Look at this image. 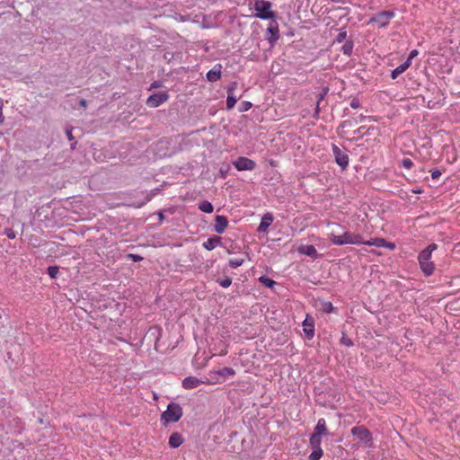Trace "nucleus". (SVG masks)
Here are the masks:
<instances>
[{"instance_id":"32","label":"nucleus","mask_w":460,"mask_h":460,"mask_svg":"<svg viewBox=\"0 0 460 460\" xmlns=\"http://www.w3.org/2000/svg\"><path fill=\"white\" fill-rule=\"evenodd\" d=\"M329 92V88L328 87H323L321 91V93H319L317 94V102L318 104H321V102L324 100L325 96L327 95Z\"/></svg>"},{"instance_id":"41","label":"nucleus","mask_w":460,"mask_h":460,"mask_svg":"<svg viewBox=\"0 0 460 460\" xmlns=\"http://www.w3.org/2000/svg\"><path fill=\"white\" fill-rule=\"evenodd\" d=\"M350 107L352 109H358L360 107V102L358 98H353L351 101H350Z\"/></svg>"},{"instance_id":"48","label":"nucleus","mask_w":460,"mask_h":460,"mask_svg":"<svg viewBox=\"0 0 460 460\" xmlns=\"http://www.w3.org/2000/svg\"><path fill=\"white\" fill-rule=\"evenodd\" d=\"M385 247L394 248V243H386V242H385Z\"/></svg>"},{"instance_id":"39","label":"nucleus","mask_w":460,"mask_h":460,"mask_svg":"<svg viewBox=\"0 0 460 460\" xmlns=\"http://www.w3.org/2000/svg\"><path fill=\"white\" fill-rule=\"evenodd\" d=\"M4 234L9 239L12 240L16 237L15 232L12 228L5 229Z\"/></svg>"},{"instance_id":"15","label":"nucleus","mask_w":460,"mask_h":460,"mask_svg":"<svg viewBox=\"0 0 460 460\" xmlns=\"http://www.w3.org/2000/svg\"><path fill=\"white\" fill-rule=\"evenodd\" d=\"M273 222V216L270 214V213H266L264 214V216L261 217V223L258 226V232L260 233H264L267 231V229L269 228V226L272 224Z\"/></svg>"},{"instance_id":"45","label":"nucleus","mask_w":460,"mask_h":460,"mask_svg":"<svg viewBox=\"0 0 460 460\" xmlns=\"http://www.w3.org/2000/svg\"><path fill=\"white\" fill-rule=\"evenodd\" d=\"M319 112H320V104H318V102H316V107L314 110V117L317 119L319 117Z\"/></svg>"},{"instance_id":"26","label":"nucleus","mask_w":460,"mask_h":460,"mask_svg":"<svg viewBox=\"0 0 460 460\" xmlns=\"http://www.w3.org/2000/svg\"><path fill=\"white\" fill-rule=\"evenodd\" d=\"M323 449L322 448H314L312 453L309 455L310 460H319L323 456Z\"/></svg>"},{"instance_id":"20","label":"nucleus","mask_w":460,"mask_h":460,"mask_svg":"<svg viewBox=\"0 0 460 460\" xmlns=\"http://www.w3.org/2000/svg\"><path fill=\"white\" fill-rule=\"evenodd\" d=\"M410 66V60L404 61L402 64L394 68L391 73V77L396 79L401 74H402Z\"/></svg>"},{"instance_id":"24","label":"nucleus","mask_w":460,"mask_h":460,"mask_svg":"<svg viewBox=\"0 0 460 460\" xmlns=\"http://www.w3.org/2000/svg\"><path fill=\"white\" fill-rule=\"evenodd\" d=\"M312 448H321L322 436L312 434L309 439Z\"/></svg>"},{"instance_id":"34","label":"nucleus","mask_w":460,"mask_h":460,"mask_svg":"<svg viewBox=\"0 0 460 460\" xmlns=\"http://www.w3.org/2000/svg\"><path fill=\"white\" fill-rule=\"evenodd\" d=\"M346 37H347V31L344 29H341L336 37V41L341 43L343 40H345Z\"/></svg>"},{"instance_id":"36","label":"nucleus","mask_w":460,"mask_h":460,"mask_svg":"<svg viewBox=\"0 0 460 460\" xmlns=\"http://www.w3.org/2000/svg\"><path fill=\"white\" fill-rule=\"evenodd\" d=\"M341 343L347 347H352L354 345L353 341L344 334L341 339Z\"/></svg>"},{"instance_id":"30","label":"nucleus","mask_w":460,"mask_h":460,"mask_svg":"<svg viewBox=\"0 0 460 460\" xmlns=\"http://www.w3.org/2000/svg\"><path fill=\"white\" fill-rule=\"evenodd\" d=\"M217 283H218L222 288H229V287L231 286V284H232V279H231V278H229V277H226V278H225V279H217Z\"/></svg>"},{"instance_id":"42","label":"nucleus","mask_w":460,"mask_h":460,"mask_svg":"<svg viewBox=\"0 0 460 460\" xmlns=\"http://www.w3.org/2000/svg\"><path fill=\"white\" fill-rule=\"evenodd\" d=\"M441 176V172L438 169H434L431 171V178L433 180H438Z\"/></svg>"},{"instance_id":"2","label":"nucleus","mask_w":460,"mask_h":460,"mask_svg":"<svg viewBox=\"0 0 460 460\" xmlns=\"http://www.w3.org/2000/svg\"><path fill=\"white\" fill-rule=\"evenodd\" d=\"M330 241L335 245L343 244H362L365 243L363 237L358 234L344 232L342 234L331 233L329 234Z\"/></svg>"},{"instance_id":"46","label":"nucleus","mask_w":460,"mask_h":460,"mask_svg":"<svg viewBox=\"0 0 460 460\" xmlns=\"http://www.w3.org/2000/svg\"><path fill=\"white\" fill-rule=\"evenodd\" d=\"M79 104L83 108H86L87 107V102H86L85 99H81L80 102H79Z\"/></svg>"},{"instance_id":"14","label":"nucleus","mask_w":460,"mask_h":460,"mask_svg":"<svg viewBox=\"0 0 460 460\" xmlns=\"http://www.w3.org/2000/svg\"><path fill=\"white\" fill-rule=\"evenodd\" d=\"M222 66L221 64H216L212 69H210L207 75V80L209 82H217L221 78Z\"/></svg>"},{"instance_id":"31","label":"nucleus","mask_w":460,"mask_h":460,"mask_svg":"<svg viewBox=\"0 0 460 460\" xmlns=\"http://www.w3.org/2000/svg\"><path fill=\"white\" fill-rule=\"evenodd\" d=\"M59 272V269L58 266H49L48 268V274L50 278L55 279L57 278L58 274Z\"/></svg>"},{"instance_id":"23","label":"nucleus","mask_w":460,"mask_h":460,"mask_svg":"<svg viewBox=\"0 0 460 460\" xmlns=\"http://www.w3.org/2000/svg\"><path fill=\"white\" fill-rule=\"evenodd\" d=\"M363 244H367L369 246L385 247V240L383 238H371L370 240L365 241Z\"/></svg>"},{"instance_id":"9","label":"nucleus","mask_w":460,"mask_h":460,"mask_svg":"<svg viewBox=\"0 0 460 460\" xmlns=\"http://www.w3.org/2000/svg\"><path fill=\"white\" fill-rule=\"evenodd\" d=\"M332 153L335 157V162L337 163V164L341 166L342 169H345L349 164L348 154L334 144L332 145Z\"/></svg>"},{"instance_id":"37","label":"nucleus","mask_w":460,"mask_h":460,"mask_svg":"<svg viewBox=\"0 0 460 460\" xmlns=\"http://www.w3.org/2000/svg\"><path fill=\"white\" fill-rule=\"evenodd\" d=\"M402 167L405 169H411L413 165V163L409 158H403L402 161Z\"/></svg>"},{"instance_id":"18","label":"nucleus","mask_w":460,"mask_h":460,"mask_svg":"<svg viewBox=\"0 0 460 460\" xmlns=\"http://www.w3.org/2000/svg\"><path fill=\"white\" fill-rule=\"evenodd\" d=\"M314 434L319 435V436H327V427H326V421L323 418H321L318 420L317 424L314 428Z\"/></svg>"},{"instance_id":"10","label":"nucleus","mask_w":460,"mask_h":460,"mask_svg":"<svg viewBox=\"0 0 460 460\" xmlns=\"http://www.w3.org/2000/svg\"><path fill=\"white\" fill-rule=\"evenodd\" d=\"M169 95L164 92L153 93L146 100V104L151 108H156L168 100Z\"/></svg>"},{"instance_id":"4","label":"nucleus","mask_w":460,"mask_h":460,"mask_svg":"<svg viewBox=\"0 0 460 460\" xmlns=\"http://www.w3.org/2000/svg\"><path fill=\"white\" fill-rule=\"evenodd\" d=\"M182 416L181 407L175 402L168 404L166 411L162 413L161 420L164 423L177 422Z\"/></svg>"},{"instance_id":"1","label":"nucleus","mask_w":460,"mask_h":460,"mask_svg":"<svg viewBox=\"0 0 460 460\" xmlns=\"http://www.w3.org/2000/svg\"><path fill=\"white\" fill-rule=\"evenodd\" d=\"M437 249L438 245L431 243L419 253L418 261L420 267L426 276H430L434 272L435 265L433 261H430V258L432 252Z\"/></svg>"},{"instance_id":"5","label":"nucleus","mask_w":460,"mask_h":460,"mask_svg":"<svg viewBox=\"0 0 460 460\" xmlns=\"http://www.w3.org/2000/svg\"><path fill=\"white\" fill-rule=\"evenodd\" d=\"M351 434L367 447H372L373 437L371 432L363 425L355 426L350 430Z\"/></svg>"},{"instance_id":"25","label":"nucleus","mask_w":460,"mask_h":460,"mask_svg":"<svg viewBox=\"0 0 460 460\" xmlns=\"http://www.w3.org/2000/svg\"><path fill=\"white\" fill-rule=\"evenodd\" d=\"M199 208L204 213H212L214 209L213 205L208 200L201 201L199 204Z\"/></svg>"},{"instance_id":"40","label":"nucleus","mask_w":460,"mask_h":460,"mask_svg":"<svg viewBox=\"0 0 460 460\" xmlns=\"http://www.w3.org/2000/svg\"><path fill=\"white\" fill-rule=\"evenodd\" d=\"M72 130H73V128H66V129H65V132H66V135L67 137V139L70 142L74 141V139H75V137H74V136L72 134Z\"/></svg>"},{"instance_id":"11","label":"nucleus","mask_w":460,"mask_h":460,"mask_svg":"<svg viewBox=\"0 0 460 460\" xmlns=\"http://www.w3.org/2000/svg\"><path fill=\"white\" fill-rule=\"evenodd\" d=\"M237 87V83L233 82L227 87V98H226V109L232 110L235 103L237 102L238 98L234 94V90Z\"/></svg>"},{"instance_id":"21","label":"nucleus","mask_w":460,"mask_h":460,"mask_svg":"<svg viewBox=\"0 0 460 460\" xmlns=\"http://www.w3.org/2000/svg\"><path fill=\"white\" fill-rule=\"evenodd\" d=\"M304 332L307 339L311 340L314 335V326L313 322L308 323L307 319L305 320L304 323Z\"/></svg>"},{"instance_id":"27","label":"nucleus","mask_w":460,"mask_h":460,"mask_svg":"<svg viewBox=\"0 0 460 460\" xmlns=\"http://www.w3.org/2000/svg\"><path fill=\"white\" fill-rule=\"evenodd\" d=\"M353 49V42L351 40L347 41L341 48L343 54L350 56Z\"/></svg>"},{"instance_id":"19","label":"nucleus","mask_w":460,"mask_h":460,"mask_svg":"<svg viewBox=\"0 0 460 460\" xmlns=\"http://www.w3.org/2000/svg\"><path fill=\"white\" fill-rule=\"evenodd\" d=\"M183 442L182 437L180 433L174 432L169 438V446L172 448L179 447Z\"/></svg>"},{"instance_id":"28","label":"nucleus","mask_w":460,"mask_h":460,"mask_svg":"<svg viewBox=\"0 0 460 460\" xmlns=\"http://www.w3.org/2000/svg\"><path fill=\"white\" fill-rule=\"evenodd\" d=\"M243 262H244L243 258H234V259L229 260V265L233 269H236V268L242 266Z\"/></svg>"},{"instance_id":"22","label":"nucleus","mask_w":460,"mask_h":460,"mask_svg":"<svg viewBox=\"0 0 460 460\" xmlns=\"http://www.w3.org/2000/svg\"><path fill=\"white\" fill-rule=\"evenodd\" d=\"M215 373L223 377L234 376L235 375L234 369L229 367H222Z\"/></svg>"},{"instance_id":"50","label":"nucleus","mask_w":460,"mask_h":460,"mask_svg":"<svg viewBox=\"0 0 460 460\" xmlns=\"http://www.w3.org/2000/svg\"><path fill=\"white\" fill-rule=\"evenodd\" d=\"M75 145H76V142H75V141H74V142L72 143V145H71V146H72V148H73V149L75 147Z\"/></svg>"},{"instance_id":"12","label":"nucleus","mask_w":460,"mask_h":460,"mask_svg":"<svg viewBox=\"0 0 460 460\" xmlns=\"http://www.w3.org/2000/svg\"><path fill=\"white\" fill-rule=\"evenodd\" d=\"M201 384H209V382L199 379L196 376H187L182 380V386L187 390L194 389Z\"/></svg>"},{"instance_id":"35","label":"nucleus","mask_w":460,"mask_h":460,"mask_svg":"<svg viewBox=\"0 0 460 460\" xmlns=\"http://www.w3.org/2000/svg\"><path fill=\"white\" fill-rule=\"evenodd\" d=\"M323 310L325 313H332L334 310V307L331 302H324L323 304Z\"/></svg>"},{"instance_id":"8","label":"nucleus","mask_w":460,"mask_h":460,"mask_svg":"<svg viewBox=\"0 0 460 460\" xmlns=\"http://www.w3.org/2000/svg\"><path fill=\"white\" fill-rule=\"evenodd\" d=\"M394 13L391 11H383L377 13L372 19L371 22L378 24L379 27L386 26L392 18H394Z\"/></svg>"},{"instance_id":"51","label":"nucleus","mask_w":460,"mask_h":460,"mask_svg":"<svg viewBox=\"0 0 460 460\" xmlns=\"http://www.w3.org/2000/svg\"><path fill=\"white\" fill-rule=\"evenodd\" d=\"M152 86L156 87V86H157V83H154V84H152Z\"/></svg>"},{"instance_id":"7","label":"nucleus","mask_w":460,"mask_h":460,"mask_svg":"<svg viewBox=\"0 0 460 460\" xmlns=\"http://www.w3.org/2000/svg\"><path fill=\"white\" fill-rule=\"evenodd\" d=\"M233 164L237 171H252L256 167L253 160L244 156L238 157Z\"/></svg>"},{"instance_id":"49","label":"nucleus","mask_w":460,"mask_h":460,"mask_svg":"<svg viewBox=\"0 0 460 460\" xmlns=\"http://www.w3.org/2000/svg\"><path fill=\"white\" fill-rule=\"evenodd\" d=\"M220 172H221V174H222V177H226V172H225V170H222V169H221V170H220Z\"/></svg>"},{"instance_id":"17","label":"nucleus","mask_w":460,"mask_h":460,"mask_svg":"<svg viewBox=\"0 0 460 460\" xmlns=\"http://www.w3.org/2000/svg\"><path fill=\"white\" fill-rule=\"evenodd\" d=\"M297 252L300 254H305L312 258H316L318 256L316 248L312 244L301 245L298 247Z\"/></svg>"},{"instance_id":"3","label":"nucleus","mask_w":460,"mask_h":460,"mask_svg":"<svg viewBox=\"0 0 460 460\" xmlns=\"http://www.w3.org/2000/svg\"><path fill=\"white\" fill-rule=\"evenodd\" d=\"M272 4L266 0H256L254 4V10L256 11L255 17L261 20L275 19L276 14L271 10Z\"/></svg>"},{"instance_id":"29","label":"nucleus","mask_w":460,"mask_h":460,"mask_svg":"<svg viewBox=\"0 0 460 460\" xmlns=\"http://www.w3.org/2000/svg\"><path fill=\"white\" fill-rule=\"evenodd\" d=\"M259 281L267 288H272L276 284V282L273 279H269L266 276L260 277Z\"/></svg>"},{"instance_id":"44","label":"nucleus","mask_w":460,"mask_h":460,"mask_svg":"<svg viewBox=\"0 0 460 460\" xmlns=\"http://www.w3.org/2000/svg\"><path fill=\"white\" fill-rule=\"evenodd\" d=\"M3 106H4V103H3V101L0 100V124L3 123L4 121V115H3Z\"/></svg>"},{"instance_id":"33","label":"nucleus","mask_w":460,"mask_h":460,"mask_svg":"<svg viewBox=\"0 0 460 460\" xmlns=\"http://www.w3.org/2000/svg\"><path fill=\"white\" fill-rule=\"evenodd\" d=\"M252 108V103L250 102L244 101L239 106V111H247Z\"/></svg>"},{"instance_id":"43","label":"nucleus","mask_w":460,"mask_h":460,"mask_svg":"<svg viewBox=\"0 0 460 460\" xmlns=\"http://www.w3.org/2000/svg\"><path fill=\"white\" fill-rule=\"evenodd\" d=\"M417 55H418V50L413 49V50H411V53H410V55H409L408 58H407V60H410V64L411 63V59H412L413 58H415Z\"/></svg>"},{"instance_id":"16","label":"nucleus","mask_w":460,"mask_h":460,"mask_svg":"<svg viewBox=\"0 0 460 460\" xmlns=\"http://www.w3.org/2000/svg\"><path fill=\"white\" fill-rule=\"evenodd\" d=\"M221 237L213 235L209 237L206 242H204L202 246L208 251H212L217 246L221 245Z\"/></svg>"},{"instance_id":"6","label":"nucleus","mask_w":460,"mask_h":460,"mask_svg":"<svg viewBox=\"0 0 460 460\" xmlns=\"http://www.w3.org/2000/svg\"><path fill=\"white\" fill-rule=\"evenodd\" d=\"M266 40L269 41L271 47H273L279 39V24L275 19H272L267 28Z\"/></svg>"},{"instance_id":"38","label":"nucleus","mask_w":460,"mask_h":460,"mask_svg":"<svg viewBox=\"0 0 460 460\" xmlns=\"http://www.w3.org/2000/svg\"><path fill=\"white\" fill-rule=\"evenodd\" d=\"M128 259L131 260L132 261H135V262H137V261H141L143 260V257L138 255V254H134V253H128L127 255Z\"/></svg>"},{"instance_id":"47","label":"nucleus","mask_w":460,"mask_h":460,"mask_svg":"<svg viewBox=\"0 0 460 460\" xmlns=\"http://www.w3.org/2000/svg\"><path fill=\"white\" fill-rule=\"evenodd\" d=\"M158 217H159V220H160V221H163V220H164V218L163 212H159V213H158Z\"/></svg>"},{"instance_id":"13","label":"nucleus","mask_w":460,"mask_h":460,"mask_svg":"<svg viewBox=\"0 0 460 460\" xmlns=\"http://www.w3.org/2000/svg\"><path fill=\"white\" fill-rule=\"evenodd\" d=\"M228 226V219L226 217L217 215L215 218L214 230L217 234H223Z\"/></svg>"}]
</instances>
